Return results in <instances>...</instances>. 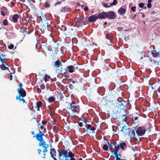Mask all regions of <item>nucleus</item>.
I'll return each mask as SVG.
<instances>
[{
	"label": "nucleus",
	"mask_w": 160,
	"mask_h": 160,
	"mask_svg": "<svg viewBox=\"0 0 160 160\" xmlns=\"http://www.w3.org/2000/svg\"><path fill=\"white\" fill-rule=\"evenodd\" d=\"M39 132L35 136H33V138H36L37 140L39 142L38 145L39 147H42L44 148L42 150L43 152H46L48 151L47 148L49 147V144H46V142L44 140L43 138V136H45L44 134L43 133L44 132V130L42 131H40L38 129Z\"/></svg>",
	"instance_id": "1"
},
{
	"label": "nucleus",
	"mask_w": 160,
	"mask_h": 160,
	"mask_svg": "<svg viewBox=\"0 0 160 160\" xmlns=\"http://www.w3.org/2000/svg\"><path fill=\"white\" fill-rule=\"evenodd\" d=\"M58 151L59 160H75L74 153L70 151L68 152L65 149H61Z\"/></svg>",
	"instance_id": "2"
},
{
	"label": "nucleus",
	"mask_w": 160,
	"mask_h": 160,
	"mask_svg": "<svg viewBox=\"0 0 160 160\" xmlns=\"http://www.w3.org/2000/svg\"><path fill=\"white\" fill-rule=\"evenodd\" d=\"M119 115L120 119H118V120L121 122H125L126 123L127 121L128 114L124 109H123L120 112Z\"/></svg>",
	"instance_id": "3"
},
{
	"label": "nucleus",
	"mask_w": 160,
	"mask_h": 160,
	"mask_svg": "<svg viewBox=\"0 0 160 160\" xmlns=\"http://www.w3.org/2000/svg\"><path fill=\"white\" fill-rule=\"evenodd\" d=\"M70 107L67 108V109L68 110L69 109L72 110L73 116H72V117H73L76 116L75 114L79 112V108L76 104H70Z\"/></svg>",
	"instance_id": "4"
},
{
	"label": "nucleus",
	"mask_w": 160,
	"mask_h": 160,
	"mask_svg": "<svg viewBox=\"0 0 160 160\" xmlns=\"http://www.w3.org/2000/svg\"><path fill=\"white\" fill-rule=\"evenodd\" d=\"M123 133L126 135H127L131 138H135V132L134 129L127 128L125 129V132Z\"/></svg>",
	"instance_id": "5"
},
{
	"label": "nucleus",
	"mask_w": 160,
	"mask_h": 160,
	"mask_svg": "<svg viewBox=\"0 0 160 160\" xmlns=\"http://www.w3.org/2000/svg\"><path fill=\"white\" fill-rule=\"evenodd\" d=\"M62 64L61 61L58 60H56L53 63V67L56 72L59 70L61 67L62 66Z\"/></svg>",
	"instance_id": "6"
},
{
	"label": "nucleus",
	"mask_w": 160,
	"mask_h": 160,
	"mask_svg": "<svg viewBox=\"0 0 160 160\" xmlns=\"http://www.w3.org/2000/svg\"><path fill=\"white\" fill-rule=\"evenodd\" d=\"M112 97H113L112 95H110L108 97H106L105 98H103L101 102V105L102 106H105L107 105L108 102L109 101L110 102H112L113 101L112 99H111L108 100V98L109 97L112 98Z\"/></svg>",
	"instance_id": "7"
},
{
	"label": "nucleus",
	"mask_w": 160,
	"mask_h": 160,
	"mask_svg": "<svg viewBox=\"0 0 160 160\" xmlns=\"http://www.w3.org/2000/svg\"><path fill=\"white\" fill-rule=\"evenodd\" d=\"M127 147L126 143L124 142L119 143L117 145H115L113 149H115L119 151L121 148L122 150H124Z\"/></svg>",
	"instance_id": "8"
},
{
	"label": "nucleus",
	"mask_w": 160,
	"mask_h": 160,
	"mask_svg": "<svg viewBox=\"0 0 160 160\" xmlns=\"http://www.w3.org/2000/svg\"><path fill=\"white\" fill-rule=\"evenodd\" d=\"M146 131V130L144 127H139L136 131V133L138 136H142L145 133Z\"/></svg>",
	"instance_id": "9"
},
{
	"label": "nucleus",
	"mask_w": 160,
	"mask_h": 160,
	"mask_svg": "<svg viewBox=\"0 0 160 160\" xmlns=\"http://www.w3.org/2000/svg\"><path fill=\"white\" fill-rule=\"evenodd\" d=\"M17 91L18 92L19 95L17 96L16 98H20L22 97L23 98L26 96V93L25 91L23 88H18L17 89Z\"/></svg>",
	"instance_id": "10"
},
{
	"label": "nucleus",
	"mask_w": 160,
	"mask_h": 160,
	"mask_svg": "<svg viewBox=\"0 0 160 160\" xmlns=\"http://www.w3.org/2000/svg\"><path fill=\"white\" fill-rule=\"evenodd\" d=\"M86 131L87 132L91 133H95V131L96 130V128L94 127H92V126L89 124H87L86 127Z\"/></svg>",
	"instance_id": "11"
},
{
	"label": "nucleus",
	"mask_w": 160,
	"mask_h": 160,
	"mask_svg": "<svg viewBox=\"0 0 160 160\" xmlns=\"http://www.w3.org/2000/svg\"><path fill=\"white\" fill-rule=\"evenodd\" d=\"M116 16L115 13L113 11H110L106 13V18L108 19H114Z\"/></svg>",
	"instance_id": "12"
},
{
	"label": "nucleus",
	"mask_w": 160,
	"mask_h": 160,
	"mask_svg": "<svg viewBox=\"0 0 160 160\" xmlns=\"http://www.w3.org/2000/svg\"><path fill=\"white\" fill-rule=\"evenodd\" d=\"M84 18L82 17H80L78 18L76 24L78 26H81V25L83 24V25H85L86 23L84 21Z\"/></svg>",
	"instance_id": "13"
},
{
	"label": "nucleus",
	"mask_w": 160,
	"mask_h": 160,
	"mask_svg": "<svg viewBox=\"0 0 160 160\" xmlns=\"http://www.w3.org/2000/svg\"><path fill=\"white\" fill-rule=\"evenodd\" d=\"M48 23H47L46 24H44L41 25L40 30L41 31V33L42 34L46 30H47L49 31L48 29Z\"/></svg>",
	"instance_id": "14"
},
{
	"label": "nucleus",
	"mask_w": 160,
	"mask_h": 160,
	"mask_svg": "<svg viewBox=\"0 0 160 160\" xmlns=\"http://www.w3.org/2000/svg\"><path fill=\"white\" fill-rule=\"evenodd\" d=\"M57 72L58 73L60 72V73L63 75H64L66 73H68L67 66L65 68H63V67L62 66L59 69V70Z\"/></svg>",
	"instance_id": "15"
},
{
	"label": "nucleus",
	"mask_w": 160,
	"mask_h": 160,
	"mask_svg": "<svg viewBox=\"0 0 160 160\" xmlns=\"http://www.w3.org/2000/svg\"><path fill=\"white\" fill-rule=\"evenodd\" d=\"M1 14L3 16H5L6 15L9 14V12L7 9L4 7H2L1 8Z\"/></svg>",
	"instance_id": "16"
},
{
	"label": "nucleus",
	"mask_w": 160,
	"mask_h": 160,
	"mask_svg": "<svg viewBox=\"0 0 160 160\" xmlns=\"http://www.w3.org/2000/svg\"><path fill=\"white\" fill-rule=\"evenodd\" d=\"M36 16L38 18V19L39 18L41 19V21L42 22H43V20L45 21L47 20L45 15L42 12L40 14H38L36 15Z\"/></svg>",
	"instance_id": "17"
},
{
	"label": "nucleus",
	"mask_w": 160,
	"mask_h": 160,
	"mask_svg": "<svg viewBox=\"0 0 160 160\" xmlns=\"http://www.w3.org/2000/svg\"><path fill=\"white\" fill-rule=\"evenodd\" d=\"M140 118L141 117L140 115H138L137 116H133V118L132 119V122L134 124H137L138 123Z\"/></svg>",
	"instance_id": "18"
},
{
	"label": "nucleus",
	"mask_w": 160,
	"mask_h": 160,
	"mask_svg": "<svg viewBox=\"0 0 160 160\" xmlns=\"http://www.w3.org/2000/svg\"><path fill=\"white\" fill-rule=\"evenodd\" d=\"M119 114L120 112H118L117 111V112H113L111 115L112 118L114 119L118 120V119H120Z\"/></svg>",
	"instance_id": "19"
},
{
	"label": "nucleus",
	"mask_w": 160,
	"mask_h": 160,
	"mask_svg": "<svg viewBox=\"0 0 160 160\" xmlns=\"http://www.w3.org/2000/svg\"><path fill=\"white\" fill-rule=\"evenodd\" d=\"M70 9L67 7H62L60 10L59 12L62 13H65L68 12L69 11Z\"/></svg>",
	"instance_id": "20"
},
{
	"label": "nucleus",
	"mask_w": 160,
	"mask_h": 160,
	"mask_svg": "<svg viewBox=\"0 0 160 160\" xmlns=\"http://www.w3.org/2000/svg\"><path fill=\"white\" fill-rule=\"evenodd\" d=\"M98 19L97 16L92 15L88 18V20L90 22H95Z\"/></svg>",
	"instance_id": "21"
},
{
	"label": "nucleus",
	"mask_w": 160,
	"mask_h": 160,
	"mask_svg": "<svg viewBox=\"0 0 160 160\" xmlns=\"http://www.w3.org/2000/svg\"><path fill=\"white\" fill-rule=\"evenodd\" d=\"M75 64L73 65H70L67 66L68 71V72L71 73L75 71V67L74 66Z\"/></svg>",
	"instance_id": "22"
},
{
	"label": "nucleus",
	"mask_w": 160,
	"mask_h": 160,
	"mask_svg": "<svg viewBox=\"0 0 160 160\" xmlns=\"http://www.w3.org/2000/svg\"><path fill=\"white\" fill-rule=\"evenodd\" d=\"M106 17V13L104 12L99 14L97 16L98 18L100 19H104Z\"/></svg>",
	"instance_id": "23"
},
{
	"label": "nucleus",
	"mask_w": 160,
	"mask_h": 160,
	"mask_svg": "<svg viewBox=\"0 0 160 160\" xmlns=\"http://www.w3.org/2000/svg\"><path fill=\"white\" fill-rule=\"evenodd\" d=\"M20 18V17L17 14H15L12 17L13 21L14 23H16L18 22V20Z\"/></svg>",
	"instance_id": "24"
},
{
	"label": "nucleus",
	"mask_w": 160,
	"mask_h": 160,
	"mask_svg": "<svg viewBox=\"0 0 160 160\" xmlns=\"http://www.w3.org/2000/svg\"><path fill=\"white\" fill-rule=\"evenodd\" d=\"M55 152V149L54 148H51L50 149V154L51 155V157L53 158L54 160H58L56 157H54V154Z\"/></svg>",
	"instance_id": "25"
},
{
	"label": "nucleus",
	"mask_w": 160,
	"mask_h": 160,
	"mask_svg": "<svg viewBox=\"0 0 160 160\" xmlns=\"http://www.w3.org/2000/svg\"><path fill=\"white\" fill-rule=\"evenodd\" d=\"M118 12L121 15H124L126 12V10L122 7L120 8L118 10Z\"/></svg>",
	"instance_id": "26"
},
{
	"label": "nucleus",
	"mask_w": 160,
	"mask_h": 160,
	"mask_svg": "<svg viewBox=\"0 0 160 160\" xmlns=\"http://www.w3.org/2000/svg\"><path fill=\"white\" fill-rule=\"evenodd\" d=\"M42 102L41 101H38L36 102V106L35 107V108H37V110L38 111H40V108L42 105Z\"/></svg>",
	"instance_id": "27"
},
{
	"label": "nucleus",
	"mask_w": 160,
	"mask_h": 160,
	"mask_svg": "<svg viewBox=\"0 0 160 160\" xmlns=\"http://www.w3.org/2000/svg\"><path fill=\"white\" fill-rule=\"evenodd\" d=\"M2 64L0 66V68L3 70H8L9 71V70L8 68V67H6L5 66V65L4 64V61L3 62H2Z\"/></svg>",
	"instance_id": "28"
},
{
	"label": "nucleus",
	"mask_w": 160,
	"mask_h": 160,
	"mask_svg": "<svg viewBox=\"0 0 160 160\" xmlns=\"http://www.w3.org/2000/svg\"><path fill=\"white\" fill-rule=\"evenodd\" d=\"M55 100V98L52 96L49 97L47 100L48 102L50 103L53 102Z\"/></svg>",
	"instance_id": "29"
},
{
	"label": "nucleus",
	"mask_w": 160,
	"mask_h": 160,
	"mask_svg": "<svg viewBox=\"0 0 160 160\" xmlns=\"http://www.w3.org/2000/svg\"><path fill=\"white\" fill-rule=\"evenodd\" d=\"M106 38L110 41H111L113 38L112 35L111 33H108L107 34L106 36Z\"/></svg>",
	"instance_id": "30"
},
{
	"label": "nucleus",
	"mask_w": 160,
	"mask_h": 160,
	"mask_svg": "<svg viewBox=\"0 0 160 160\" xmlns=\"http://www.w3.org/2000/svg\"><path fill=\"white\" fill-rule=\"evenodd\" d=\"M112 153L114 155V156L116 158L118 157V153L119 152V151H117L115 149H114L113 151L112 152Z\"/></svg>",
	"instance_id": "31"
},
{
	"label": "nucleus",
	"mask_w": 160,
	"mask_h": 160,
	"mask_svg": "<svg viewBox=\"0 0 160 160\" xmlns=\"http://www.w3.org/2000/svg\"><path fill=\"white\" fill-rule=\"evenodd\" d=\"M57 95L58 99L59 98L60 100H62L64 98L63 96V94L61 92H58Z\"/></svg>",
	"instance_id": "32"
},
{
	"label": "nucleus",
	"mask_w": 160,
	"mask_h": 160,
	"mask_svg": "<svg viewBox=\"0 0 160 160\" xmlns=\"http://www.w3.org/2000/svg\"><path fill=\"white\" fill-rule=\"evenodd\" d=\"M152 54L153 57L154 58L157 57L159 55V56H160V54L159 53V52H156L155 53H154L153 52H152Z\"/></svg>",
	"instance_id": "33"
},
{
	"label": "nucleus",
	"mask_w": 160,
	"mask_h": 160,
	"mask_svg": "<svg viewBox=\"0 0 160 160\" xmlns=\"http://www.w3.org/2000/svg\"><path fill=\"white\" fill-rule=\"evenodd\" d=\"M4 56L2 53H0V61H1L2 62H3L4 61V58H3Z\"/></svg>",
	"instance_id": "34"
},
{
	"label": "nucleus",
	"mask_w": 160,
	"mask_h": 160,
	"mask_svg": "<svg viewBox=\"0 0 160 160\" xmlns=\"http://www.w3.org/2000/svg\"><path fill=\"white\" fill-rule=\"evenodd\" d=\"M8 22L7 20L6 19H4L3 21V25L4 26H7L8 25Z\"/></svg>",
	"instance_id": "35"
},
{
	"label": "nucleus",
	"mask_w": 160,
	"mask_h": 160,
	"mask_svg": "<svg viewBox=\"0 0 160 160\" xmlns=\"http://www.w3.org/2000/svg\"><path fill=\"white\" fill-rule=\"evenodd\" d=\"M102 148L103 150L105 151H108V146L106 144H104L102 147Z\"/></svg>",
	"instance_id": "36"
},
{
	"label": "nucleus",
	"mask_w": 160,
	"mask_h": 160,
	"mask_svg": "<svg viewBox=\"0 0 160 160\" xmlns=\"http://www.w3.org/2000/svg\"><path fill=\"white\" fill-rule=\"evenodd\" d=\"M116 142L114 141H111L110 143H109V147H111L112 146H114Z\"/></svg>",
	"instance_id": "37"
},
{
	"label": "nucleus",
	"mask_w": 160,
	"mask_h": 160,
	"mask_svg": "<svg viewBox=\"0 0 160 160\" xmlns=\"http://www.w3.org/2000/svg\"><path fill=\"white\" fill-rule=\"evenodd\" d=\"M61 29L62 31H65L67 30V28L65 26L62 25L61 26Z\"/></svg>",
	"instance_id": "38"
},
{
	"label": "nucleus",
	"mask_w": 160,
	"mask_h": 160,
	"mask_svg": "<svg viewBox=\"0 0 160 160\" xmlns=\"http://www.w3.org/2000/svg\"><path fill=\"white\" fill-rule=\"evenodd\" d=\"M16 99L17 100H19V102H21V101H22L23 102L26 103V102L23 99L21 98V97L20 98H16Z\"/></svg>",
	"instance_id": "39"
},
{
	"label": "nucleus",
	"mask_w": 160,
	"mask_h": 160,
	"mask_svg": "<svg viewBox=\"0 0 160 160\" xmlns=\"http://www.w3.org/2000/svg\"><path fill=\"white\" fill-rule=\"evenodd\" d=\"M50 78V76H48L47 75H46L45 76V78H44L45 81V82L48 81V79H49Z\"/></svg>",
	"instance_id": "40"
},
{
	"label": "nucleus",
	"mask_w": 160,
	"mask_h": 160,
	"mask_svg": "<svg viewBox=\"0 0 160 160\" xmlns=\"http://www.w3.org/2000/svg\"><path fill=\"white\" fill-rule=\"evenodd\" d=\"M117 1L116 0H113V2L111 3L110 6L115 5L116 4Z\"/></svg>",
	"instance_id": "41"
},
{
	"label": "nucleus",
	"mask_w": 160,
	"mask_h": 160,
	"mask_svg": "<svg viewBox=\"0 0 160 160\" xmlns=\"http://www.w3.org/2000/svg\"><path fill=\"white\" fill-rule=\"evenodd\" d=\"M44 5L46 8H49L50 6V5L47 2L45 3Z\"/></svg>",
	"instance_id": "42"
},
{
	"label": "nucleus",
	"mask_w": 160,
	"mask_h": 160,
	"mask_svg": "<svg viewBox=\"0 0 160 160\" xmlns=\"http://www.w3.org/2000/svg\"><path fill=\"white\" fill-rule=\"evenodd\" d=\"M14 48V45L11 44L8 46V48L10 49H12Z\"/></svg>",
	"instance_id": "43"
},
{
	"label": "nucleus",
	"mask_w": 160,
	"mask_h": 160,
	"mask_svg": "<svg viewBox=\"0 0 160 160\" xmlns=\"http://www.w3.org/2000/svg\"><path fill=\"white\" fill-rule=\"evenodd\" d=\"M144 6V4L143 3H140L139 4L138 6L140 8H142Z\"/></svg>",
	"instance_id": "44"
},
{
	"label": "nucleus",
	"mask_w": 160,
	"mask_h": 160,
	"mask_svg": "<svg viewBox=\"0 0 160 160\" xmlns=\"http://www.w3.org/2000/svg\"><path fill=\"white\" fill-rule=\"evenodd\" d=\"M38 152V154L39 155H41V152H42V150L40 149H37Z\"/></svg>",
	"instance_id": "45"
},
{
	"label": "nucleus",
	"mask_w": 160,
	"mask_h": 160,
	"mask_svg": "<svg viewBox=\"0 0 160 160\" xmlns=\"http://www.w3.org/2000/svg\"><path fill=\"white\" fill-rule=\"evenodd\" d=\"M136 9V7L135 6L132 7L131 8V10L133 12H134L135 11Z\"/></svg>",
	"instance_id": "46"
},
{
	"label": "nucleus",
	"mask_w": 160,
	"mask_h": 160,
	"mask_svg": "<svg viewBox=\"0 0 160 160\" xmlns=\"http://www.w3.org/2000/svg\"><path fill=\"white\" fill-rule=\"evenodd\" d=\"M40 88L42 89H44L45 88V86L43 84H42L40 86Z\"/></svg>",
	"instance_id": "47"
},
{
	"label": "nucleus",
	"mask_w": 160,
	"mask_h": 160,
	"mask_svg": "<svg viewBox=\"0 0 160 160\" xmlns=\"http://www.w3.org/2000/svg\"><path fill=\"white\" fill-rule=\"evenodd\" d=\"M104 7L105 8H109L111 6H108L107 3H104L103 5Z\"/></svg>",
	"instance_id": "48"
},
{
	"label": "nucleus",
	"mask_w": 160,
	"mask_h": 160,
	"mask_svg": "<svg viewBox=\"0 0 160 160\" xmlns=\"http://www.w3.org/2000/svg\"><path fill=\"white\" fill-rule=\"evenodd\" d=\"M61 1H59V2H57V3H56L55 4V6H56L57 5H60V4H61Z\"/></svg>",
	"instance_id": "49"
},
{
	"label": "nucleus",
	"mask_w": 160,
	"mask_h": 160,
	"mask_svg": "<svg viewBox=\"0 0 160 160\" xmlns=\"http://www.w3.org/2000/svg\"><path fill=\"white\" fill-rule=\"evenodd\" d=\"M40 45V44L39 43H37L36 44V48L37 49H38V46H39Z\"/></svg>",
	"instance_id": "50"
},
{
	"label": "nucleus",
	"mask_w": 160,
	"mask_h": 160,
	"mask_svg": "<svg viewBox=\"0 0 160 160\" xmlns=\"http://www.w3.org/2000/svg\"><path fill=\"white\" fill-rule=\"evenodd\" d=\"M151 6H152V5H151V3H148V4H147V7L148 8H150L151 7Z\"/></svg>",
	"instance_id": "51"
},
{
	"label": "nucleus",
	"mask_w": 160,
	"mask_h": 160,
	"mask_svg": "<svg viewBox=\"0 0 160 160\" xmlns=\"http://www.w3.org/2000/svg\"><path fill=\"white\" fill-rule=\"evenodd\" d=\"M78 125L80 127H82L83 126L82 123L81 122H79L78 123Z\"/></svg>",
	"instance_id": "52"
},
{
	"label": "nucleus",
	"mask_w": 160,
	"mask_h": 160,
	"mask_svg": "<svg viewBox=\"0 0 160 160\" xmlns=\"http://www.w3.org/2000/svg\"><path fill=\"white\" fill-rule=\"evenodd\" d=\"M25 32H26V33H28V34H29L30 33V32H29V29H28L27 28L26 29V30Z\"/></svg>",
	"instance_id": "53"
},
{
	"label": "nucleus",
	"mask_w": 160,
	"mask_h": 160,
	"mask_svg": "<svg viewBox=\"0 0 160 160\" xmlns=\"http://www.w3.org/2000/svg\"><path fill=\"white\" fill-rule=\"evenodd\" d=\"M42 125L46 124L47 123V122L45 121H42Z\"/></svg>",
	"instance_id": "54"
},
{
	"label": "nucleus",
	"mask_w": 160,
	"mask_h": 160,
	"mask_svg": "<svg viewBox=\"0 0 160 160\" xmlns=\"http://www.w3.org/2000/svg\"><path fill=\"white\" fill-rule=\"evenodd\" d=\"M88 7H86L84 8V11L86 12L88 10Z\"/></svg>",
	"instance_id": "55"
},
{
	"label": "nucleus",
	"mask_w": 160,
	"mask_h": 160,
	"mask_svg": "<svg viewBox=\"0 0 160 160\" xmlns=\"http://www.w3.org/2000/svg\"><path fill=\"white\" fill-rule=\"evenodd\" d=\"M18 86H19V88H21L22 86V84L21 83H20L19 84Z\"/></svg>",
	"instance_id": "56"
},
{
	"label": "nucleus",
	"mask_w": 160,
	"mask_h": 160,
	"mask_svg": "<svg viewBox=\"0 0 160 160\" xmlns=\"http://www.w3.org/2000/svg\"><path fill=\"white\" fill-rule=\"evenodd\" d=\"M43 156L42 157V158H46V153L45 152H43Z\"/></svg>",
	"instance_id": "57"
},
{
	"label": "nucleus",
	"mask_w": 160,
	"mask_h": 160,
	"mask_svg": "<svg viewBox=\"0 0 160 160\" xmlns=\"http://www.w3.org/2000/svg\"><path fill=\"white\" fill-rule=\"evenodd\" d=\"M80 120H81L83 122H85L86 124L87 123V120L85 119H83V120H82V119H80Z\"/></svg>",
	"instance_id": "58"
},
{
	"label": "nucleus",
	"mask_w": 160,
	"mask_h": 160,
	"mask_svg": "<svg viewBox=\"0 0 160 160\" xmlns=\"http://www.w3.org/2000/svg\"><path fill=\"white\" fill-rule=\"evenodd\" d=\"M125 126H123L122 128V129L121 130V132H123L124 131V128Z\"/></svg>",
	"instance_id": "59"
},
{
	"label": "nucleus",
	"mask_w": 160,
	"mask_h": 160,
	"mask_svg": "<svg viewBox=\"0 0 160 160\" xmlns=\"http://www.w3.org/2000/svg\"><path fill=\"white\" fill-rule=\"evenodd\" d=\"M125 126H123L122 128V129L121 130V132H123L124 131V128Z\"/></svg>",
	"instance_id": "60"
},
{
	"label": "nucleus",
	"mask_w": 160,
	"mask_h": 160,
	"mask_svg": "<svg viewBox=\"0 0 160 160\" xmlns=\"http://www.w3.org/2000/svg\"><path fill=\"white\" fill-rule=\"evenodd\" d=\"M115 160H122L121 159V158L118 157H117L116 158V159Z\"/></svg>",
	"instance_id": "61"
},
{
	"label": "nucleus",
	"mask_w": 160,
	"mask_h": 160,
	"mask_svg": "<svg viewBox=\"0 0 160 160\" xmlns=\"http://www.w3.org/2000/svg\"><path fill=\"white\" fill-rule=\"evenodd\" d=\"M133 141L134 142L137 141H138V139L137 138H135L133 139Z\"/></svg>",
	"instance_id": "62"
},
{
	"label": "nucleus",
	"mask_w": 160,
	"mask_h": 160,
	"mask_svg": "<svg viewBox=\"0 0 160 160\" xmlns=\"http://www.w3.org/2000/svg\"><path fill=\"white\" fill-rule=\"evenodd\" d=\"M40 128L41 129H43L44 128H45L43 126V125H41L40 126Z\"/></svg>",
	"instance_id": "63"
},
{
	"label": "nucleus",
	"mask_w": 160,
	"mask_h": 160,
	"mask_svg": "<svg viewBox=\"0 0 160 160\" xmlns=\"http://www.w3.org/2000/svg\"><path fill=\"white\" fill-rule=\"evenodd\" d=\"M157 91H158V92L160 93V86L158 88V89L157 90Z\"/></svg>",
	"instance_id": "64"
}]
</instances>
